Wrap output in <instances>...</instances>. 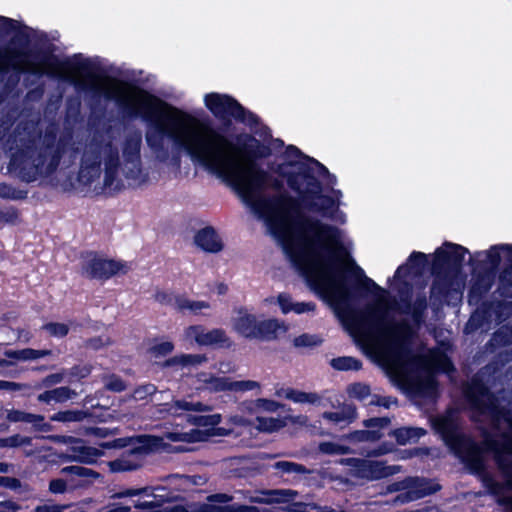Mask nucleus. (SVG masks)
Segmentation results:
<instances>
[{
  "mask_svg": "<svg viewBox=\"0 0 512 512\" xmlns=\"http://www.w3.org/2000/svg\"><path fill=\"white\" fill-rule=\"evenodd\" d=\"M9 68L69 80L115 100L128 113L141 116L149 124L148 146L160 153L165 150L167 138L193 162L232 187L251 212L264 221L309 288L330 305L339 319H389V294L381 288L364 310L352 308L347 278L351 276L361 282L363 270L343 246L339 229L301 215L300 208H304L341 223L345 221L344 213L338 209L341 192H333L332 196L321 192L319 177L326 173V168L319 162L302 155L296 147H289L285 160L274 172L298 199L284 193L265 197L263 193L268 188L279 190L281 184L241 147L196 116L146 91L99 75L90 61L0 49V71Z\"/></svg>",
  "mask_w": 512,
  "mask_h": 512,
  "instance_id": "obj_1",
  "label": "nucleus"
},
{
  "mask_svg": "<svg viewBox=\"0 0 512 512\" xmlns=\"http://www.w3.org/2000/svg\"><path fill=\"white\" fill-rule=\"evenodd\" d=\"M6 157V172L25 182L49 177L59 164L56 148L38 147L30 137L22 134L7 140Z\"/></svg>",
  "mask_w": 512,
  "mask_h": 512,
  "instance_id": "obj_2",
  "label": "nucleus"
},
{
  "mask_svg": "<svg viewBox=\"0 0 512 512\" xmlns=\"http://www.w3.org/2000/svg\"><path fill=\"white\" fill-rule=\"evenodd\" d=\"M115 149L111 144L89 147L83 155L78 182L94 193L123 189V179L114 172Z\"/></svg>",
  "mask_w": 512,
  "mask_h": 512,
  "instance_id": "obj_3",
  "label": "nucleus"
},
{
  "mask_svg": "<svg viewBox=\"0 0 512 512\" xmlns=\"http://www.w3.org/2000/svg\"><path fill=\"white\" fill-rule=\"evenodd\" d=\"M466 395L474 408L494 419L498 431H508L503 432L500 439L487 438L485 448L496 454L512 453V419L510 416L499 409L494 397L488 393L478 379L472 380L466 389Z\"/></svg>",
  "mask_w": 512,
  "mask_h": 512,
  "instance_id": "obj_4",
  "label": "nucleus"
},
{
  "mask_svg": "<svg viewBox=\"0 0 512 512\" xmlns=\"http://www.w3.org/2000/svg\"><path fill=\"white\" fill-rule=\"evenodd\" d=\"M141 134L128 136L121 146V157L115 150L114 173L123 179V188L127 186L140 187L149 180L148 171L141 161Z\"/></svg>",
  "mask_w": 512,
  "mask_h": 512,
  "instance_id": "obj_5",
  "label": "nucleus"
},
{
  "mask_svg": "<svg viewBox=\"0 0 512 512\" xmlns=\"http://www.w3.org/2000/svg\"><path fill=\"white\" fill-rule=\"evenodd\" d=\"M432 425L442 435L446 444L472 470L480 471L483 468L482 450L471 440L455 433V420L452 412L433 419Z\"/></svg>",
  "mask_w": 512,
  "mask_h": 512,
  "instance_id": "obj_6",
  "label": "nucleus"
},
{
  "mask_svg": "<svg viewBox=\"0 0 512 512\" xmlns=\"http://www.w3.org/2000/svg\"><path fill=\"white\" fill-rule=\"evenodd\" d=\"M182 341L199 346L230 347L232 341L222 329H206L201 325H191L183 330Z\"/></svg>",
  "mask_w": 512,
  "mask_h": 512,
  "instance_id": "obj_7",
  "label": "nucleus"
},
{
  "mask_svg": "<svg viewBox=\"0 0 512 512\" xmlns=\"http://www.w3.org/2000/svg\"><path fill=\"white\" fill-rule=\"evenodd\" d=\"M206 108L217 118L233 117L245 121L243 107L233 98L225 94L208 93L204 96Z\"/></svg>",
  "mask_w": 512,
  "mask_h": 512,
  "instance_id": "obj_8",
  "label": "nucleus"
},
{
  "mask_svg": "<svg viewBox=\"0 0 512 512\" xmlns=\"http://www.w3.org/2000/svg\"><path fill=\"white\" fill-rule=\"evenodd\" d=\"M128 270L129 267L126 263L102 257H90L84 266V271L88 276L98 279L122 275L127 273Z\"/></svg>",
  "mask_w": 512,
  "mask_h": 512,
  "instance_id": "obj_9",
  "label": "nucleus"
},
{
  "mask_svg": "<svg viewBox=\"0 0 512 512\" xmlns=\"http://www.w3.org/2000/svg\"><path fill=\"white\" fill-rule=\"evenodd\" d=\"M206 435L198 430L191 429L188 432H184L179 429L178 425L172 430L164 433L163 436H148L147 446L151 449H161L164 448L168 442H197L204 440Z\"/></svg>",
  "mask_w": 512,
  "mask_h": 512,
  "instance_id": "obj_10",
  "label": "nucleus"
},
{
  "mask_svg": "<svg viewBox=\"0 0 512 512\" xmlns=\"http://www.w3.org/2000/svg\"><path fill=\"white\" fill-rule=\"evenodd\" d=\"M264 306H271L277 304L282 314L288 313L295 314H310L316 310V305L313 302H298L295 301L292 296L286 292H281L277 295H271L263 299Z\"/></svg>",
  "mask_w": 512,
  "mask_h": 512,
  "instance_id": "obj_11",
  "label": "nucleus"
},
{
  "mask_svg": "<svg viewBox=\"0 0 512 512\" xmlns=\"http://www.w3.org/2000/svg\"><path fill=\"white\" fill-rule=\"evenodd\" d=\"M259 322L260 317L256 314L245 309H240L236 311L235 315L231 318V328L245 338L257 339Z\"/></svg>",
  "mask_w": 512,
  "mask_h": 512,
  "instance_id": "obj_12",
  "label": "nucleus"
},
{
  "mask_svg": "<svg viewBox=\"0 0 512 512\" xmlns=\"http://www.w3.org/2000/svg\"><path fill=\"white\" fill-rule=\"evenodd\" d=\"M466 253L467 250L460 245L445 243L435 251L433 267L434 269L458 267Z\"/></svg>",
  "mask_w": 512,
  "mask_h": 512,
  "instance_id": "obj_13",
  "label": "nucleus"
},
{
  "mask_svg": "<svg viewBox=\"0 0 512 512\" xmlns=\"http://www.w3.org/2000/svg\"><path fill=\"white\" fill-rule=\"evenodd\" d=\"M289 331V325L276 317H262L259 322L257 339L273 341L284 336Z\"/></svg>",
  "mask_w": 512,
  "mask_h": 512,
  "instance_id": "obj_14",
  "label": "nucleus"
},
{
  "mask_svg": "<svg viewBox=\"0 0 512 512\" xmlns=\"http://www.w3.org/2000/svg\"><path fill=\"white\" fill-rule=\"evenodd\" d=\"M357 474L368 479H378L393 475L399 471L396 466H385L382 462L372 460H357Z\"/></svg>",
  "mask_w": 512,
  "mask_h": 512,
  "instance_id": "obj_15",
  "label": "nucleus"
},
{
  "mask_svg": "<svg viewBox=\"0 0 512 512\" xmlns=\"http://www.w3.org/2000/svg\"><path fill=\"white\" fill-rule=\"evenodd\" d=\"M210 408L201 402L175 400L160 406L159 412L165 416L182 417L190 411H208Z\"/></svg>",
  "mask_w": 512,
  "mask_h": 512,
  "instance_id": "obj_16",
  "label": "nucleus"
},
{
  "mask_svg": "<svg viewBox=\"0 0 512 512\" xmlns=\"http://www.w3.org/2000/svg\"><path fill=\"white\" fill-rule=\"evenodd\" d=\"M195 244L207 252H218L223 248V243L211 227L199 230L194 237Z\"/></svg>",
  "mask_w": 512,
  "mask_h": 512,
  "instance_id": "obj_17",
  "label": "nucleus"
},
{
  "mask_svg": "<svg viewBox=\"0 0 512 512\" xmlns=\"http://www.w3.org/2000/svg\"><path fill=\"white\" fill-rule=\"evenodd\" d=\"M389 425L387 418H373L365 421L366 431H359L354 434V438L359 441H374L381 437L379 429L386 428Z\"/></svg>",
  "mask_w": 512,
  "mask_h": 512,
  "instance_id": "obj_18",
  "label": "nucleus"
},
{
  "mask_svg": "<svg viewBox=\"0 0 512 512\" xmlns=\"http://www.w3.org/2000/svg\"><path fill=\"white\" fill-rule=\"evenodd\" d=\"M283 405L277 401L259 398L254 401L246 402L241 405L242 411H249L250 413L268 412L276 413Z\"/></svg>",
  "mask_w": 512,
  "mask_h": 512,
  "instance_id": "obj_19",
  "label": "nucleus"
},
{
  "mask_svg": "<svg viewBox=\"0 0 512 512\" xmlns=\"http://www.w3.org/2000/svg\"><path fill=\"white\" fill-rule=\"evenodd\" d=\"M198 380L210 392L232 391V381L226 377H212L201 374Z\"/></svg>",
  "mask_w": 512,
  "mask_h": 512,
  "instance_id": "obj_20",
  "label": "nucleus"
},
{
  "mask_svg": "<svg viewBox=\"0 0 512 512\" xmlns=\"http://www.w3.org/2000/svg\"><path fill=\"white\" fill-rule=\"evenodd\" d=\"M393 436L400 445L411 444L426 434L423 428L403 427L393 431Z\"/></svg>",
  "mask_w": 512,
  "mask_h": 512,
  "instance_id": "obj_21",
  "label": "nucleus"
},
{
  "mask_svg": "<svg viewBox=\"0 0 512 512\" xmlns=\"http://www.w3.org/2000/svg\"><path fill=\"white\" fill-rule=\"evenodd\" d=\"M323 418L336 425H343L350 423L356 418V411L352 406L347 405L337 411L325 412Z\"/></svg>",
  "mask_w": 512,
  "mask_h": 512,
  "instance_id": "obj_22",
  "label": "nucleus"
},
{
  "mask_svg": "<svg viewBox=\"0 0 512 512\" xmlns=\"http://www.w3.org/2000/svg\"><path fill=\"white\" fill-rule=\"evenodd\" d=\"M176 303L178 311H189L194 315H201L203 314V311L211 308L209 302L202 300H193L182 296H180L179 300Z\"/></svg>",
  "mask_w": 512,
  "mask_h": 512,
  "instance_id": "obj_23",
  "label": "nucleus"
},
{
  "mask_svg": "<svg viewBox=\"0 0 512 512\" xmlns=\"http://www.w3.org/2000/svg\"><path fill=\"white\" fill-rule=\"evenodd\" d=\"M50 354V350H35L31 348H26L22 350H10L5 353L7 357L15 359L17 361H33L46 357Z\"/></svg>",
  "mask_w": 512,
  "mask_h": 512,
  "instance_id": "obj_24",
  "label": "nucleus"
},
{
  "mask_svg": "<svg viewBox=\"0 0 512 512\" xmlns=\"http://www.w3.org/2000/svg\"><path fill=\"white\" fill-rule=\"evenodd\" d=\"M76 393L67 387H59L50 391H46L38 396V400L45 403L51 402H64L72 397Z\"/></svg>",
  "mask_w": 512,
  "mask_h": 512,
  "instance_id": "obj_25",
  "label": "nucleus"
},
{
  "mask_svg": "<svg viewBox=\"0 0 512 512\" xmlns=\"http://www.w3.org/2000/svg\"><path fill=\"white\" fill-rule=\"evenodd\" d=\"M257 429L263 432H274L284 427V422L278 418L258 417Z\"/></svg>",
  "mask_w": 512,
  "mask_h": 512,
  "instance_id": "obj_26",
  "label": "nucleus"
},
{
  "mask_svg": "<svg viewBox=\"0 0 512 512\" xmlns=\"http://www.w3.org/2000/svg\"><path fill=\"white\" fill-rule=\"evenodd\" d=\"M322 339L314 334H302L294 338L293 345L297 348H312L319 346Z\"/></svg>",
  "mask_w": 512,
  "mask_h": 512,
  "instance_id": "obj_27",
  "label": "nucleus"
},
{
  "mask_svg": "<svg viewBox=\"0 0 512 512\" xmlns=\"http://www.w3.org/2000/svg\"><path fill=\"white\" fill-rule=\"evenodd\" d=\"M504 245L494 246L484 253H478L479 256L485 255L488 259V263L491 266H497L502 259V256L509 261V254L503 249Z\"/></svg>",
  "mask_w": 512,
  "mask_h": 512,
  "instance_id": "obj_28",
  "label": "nucleus"
},
{
  "mask_svg": "<svg viewBox=\"0 0 512 512\" xmlns=\"http://www.w3.org/2000/svg\"><path fill=\"white\" fill-rule=\"evenodd\" d=\"M321 398L318 394L313 392H304L300 390L294 389L292 400L294 403L298 404H311L315 405L320 402Z\"/></svg>",
  "mask_w": 512,
  "mask_h": 512,
  "instance_id": "obj_29",
  "label": "nucleus"
},
{
  "mask_svg": "<svg viewBox=\"0 0 512 512\" xmlns=\"http://www.w3.org/2000/svg\"><path fill=\"white\" fill-rule=\"evenodd\" d=\"M409 482L411 483V492L413 493L412 498H421L433 492L429 483L424 479H411Z\"/></svg>",
  "mask_w": 512,
  "mask_h": 512,
  "instance_id": "obj_30",
  "label": "nucleus"
},
{
  "mask_svg": "<svg viewBox=\"0 0 512 512\" xmlns=\"http://www.w3.org/2000/svg\"><path fill=\"white\" fill-rule=\"evenodd\" d=\"M333 368L337 370H358L361 367L360 362L352 357H339L331 361Z\"/></svg>",
  "mask_w": 512,
  "mask_h": 512,
  "instance_id": "obj_31",
  "label": "nucleus"
},
{
  "mask_svg": "<svg viewBox=\"0 0 512 512\" xmlns=\"http://www.w3.org/2000/svg\"><path fill=\"white\" fill-rule=\"evenodd\" d=\"M9 421L12 422H28V423H38L43 420V417L35 414L25 413L18 410L10 411L7 415Z\"/></svg>",
  "mask_w": 512,
  "mask_h": 512,
  "instance_id": "obj_32",
  "label": "nucleus"
},
{
  "mask_svg": "<svg viewBox=\"0 0 512 512\" xmlns=\"http://www.w3.org/2000/svg\"><path fill=\"white\" fill-rule=\"evenodd\" d=\"M153 298L156 302L162 304V305H168V306H171L173 307L174 309L177 310V301L179 300L180 296H175L173 294H171L170 292L168 291H165V290H157L154 295H153Z\"/></svg>",
  "mask_w": 512,
  "mask_h": 512,
  "instance_id": "obj_33",
  "label": "nucleus"
},
{
  "mask_svg": "<svg viewBox=\"0 0 512 512\" xmlns=\"http://www.w3.org/2000/svg\"><path fill=\"white\" fill-rule=\"evenodd\" d=\"M220 414H212L208 416H200L194 418H188V421H193V423L199 427H214L221 422Z\"/></svg>",
  "mask_w": 512,
  "mask_h": 512,
  "instance_id": "obj_34",
  "label": "nucleus"
},
{
  "mask_svg": "<svg viewBox=\"0 0 512 512\" xmlns=\"http://www.w3.org/2000/svg\"><path fill=\"white\" fill-rule=\"evenodd\" d=\"M206 361V357L204 355H182L179 357L173 358L170 363L171 364H179L183 366L189 365H198Z\"/></svg>",
  "mask_w": 512,
  "mask_h": 512,
  "instance_id": "obj_35",
  "label": "nucleus"
},
{
  "mask_svg": "<svg viewBox=\"0 0 512 512\" xmlns=\"http://www.w3.org/2000/svg\"><path fill=\"white\" fill-rule=\"evenodd\" d=\"M85 414L80 411H63L52 416V420L59 422H76L81 421Z\"/></svg>",
  "mask_w": 512,
  "mask_h": 512,
  "instance_id": "obj_36",
  "label": "nucleus"
},
{
  "mask_svg": "<svg viewBox=\"0 0 512 512\" xmlns=\"http://www.w3.org/2000/svg\"><path fill=\"white\" fill-rule=\"evenodd\" d=\"M19 221V213L13 207L0 209V225L16 224Z\"/></svg>",
  "mask_w": 512,
  "mask_h": 512,
  "instance_id": "obj_37",
  "label": "nucleus"
},
{
  "mask_svg": "<svg viewBox=\"0 0 512 512\" xmlns=\"http://www.w3.org/2000/svg\"><path fill=\"white\" fill-rule=\"evenodd\" d=\"M43 329L54 337H64L69 332V326L66 323L51 322L44 325Z\"/></svg>",
  "mask_w": 512,
  "mask_h": 512,
  "instance_id": "obj_38",
  "label": "nucleus"
},
{
  "mask_svg": "<svg viewBox=\"0 0 512 512\" xmlns=\"http://www.w3.org/2000/svg\"><path fill=\"white\" fill-rule=\"evenodd\" d=\"M348 393L353 398L365 400L370 396V389L365 384L356 383L349 387Z\"/></svg>",
  "mask_w": 512,
  "mask_h": 512,
  "instance_id": "obj_39",
  "label": "nucleus"
},
{
  "mask_svg": "<svg viewBox=\"0 0 512 512\" xmlns=\"http://www.w3.org/2000/svg\"><path fill=\"white\" fill-rule=\"evenodd\" d=\"M260 384L257 381L245 380V381H232V391L245 392L251 390H259Z\"/></svg>",
  "mask_w": 512,
  "mask_h": 512,
  "instance_id": "obj_40",
  "label": "nucleus"
},
{
  "mask_svg": "<svg viewBox=\"0 0 512 512\" xmlns=\"http://www.w3.org/2000/svg\"><path fill=\"white\" fill-rule=\"evenodd\" d=\"M319 449L321 452L326 454H345L348 452V449L345 446L333 442L321 443Z\"/></svg>",
  "mask_w": 512,
  "mask_h": 512,
  "instance_id": "obj_41",
  "label": "nucleus"
},
{
  "mask_svg": "<svg viewBox=\"0 0 512 512\" xmlns=\"http://www.w3.org/2000/svg\"><path fill=\"white\" fill-rule=\"evenodd\" d=\"M24 196L25 195L23 192L14 189L8 184L0 183V197L9 199H22Z\"/></svg>",
  "mask_w": 512,
  "mask_h": 512,
  "instance_id": "obj_42",
  "label": "nucleus"
},
{
  "mask_svg": "<svg viewBox=\"0 0 512 512\" xmlns=\"http://www.w3.org/2000/svg\"><path fill=\"white\" fill-rule=\"evenodd\" d=\"M174 345L170 341H163L154 345L151 349L155 356H163L172 352Z\"/></svg>",
  "mask_w": 512,
  "mask_h": 512,
  "instance_id": "obj_43",
  "label": "nucleus"
},
{
  "mask_svg": "<svg viewBox=\"0 0 512 512\" xmlns=\"http://www.w3.org/2000/svg\"><path fill=\"white\" fill-rule=\"evenodd\" d=\"M275 467L287 473H299L304 471L302 466L288 461L277 462Z\"/></svg>",
  "mask_w": 512,
  "mask_h": 512,
  "instance_id": "obj_44",
  "label": "nucleus"
},
{
  "mask_svg": "<svg viewBox=\"0 0 512 512\" xmlns=\"http://www.w3.org/2000/svg\"><path fill=\"white\" fill-rule=\"evenodd\" d=\"M18 29V23L6 17H0V32L8 34Z\"/></svg>",
  "mask_w": 512,
  "mask_h": 512,
  "instance_id": "obj_45",
  "label": "nucleus"
},
{
  "mask_svg": "<svg viewBox=\"0 0 512 512\" xmlns=\"http://www.w3.org/2000/svg\"><path fill=\"white\" fill-rule=\"evenodd\" d=\"M105 387L109 390L116 391V392H120L125 389V385H124L123 381L116 376H111V377L107 378V380L105 382Z\"/></svg>",
  "mask_w": 512,
  "mask_h": 512,
  "instance_id": "obj_46",
  "label": "nucleus"
},
{
  "mask_svg": "<svg viewBox=\"0 0 512 512\" xmlns=\"http://www.w3.org/2000/svg\"><path fill=\"white\" fill-rule=\"evenodd\" d=\"M241 414H235L230 416L229 422L236 426H248L250 425V421L243 415L246 411L241 410V406L239 407ZM250 413L249 411H247Z\"/></svg>",
  "mask_w": 512,
  "mask_h": 512,
  "instance_id": "obj_47",
  "label": "nucleus"
},
{
  "mask_svg": "<svg viewBox=\"0 0 512 512\" xmlns=\"http://www.w3.org/2000/svg\"><path fill=\"white\" fill-rule=\"evenodd\" d=\"M8 447H18L22 445H26L30 443V439L27 437H22L20 435H14L11 437H8Z\"/></svg>",
  "mask_w": 512,
  "mask_h": 512,
  "instance_id": "obj_48",
  "label": "nucleus"
},
{
  "mask_svg": "<svg viewBox=\"0 0 512 512\" xmlns=\"http://www.w3.org/2000/svg\"><path fill=\"white\" fill-rule=\"evenodd\" d=\"M63 471H69L70 473L81 476V477H88L93 474V472L87 468L81 467V466H71L64 468Z\"/></svg>",
  "mask_w": 512,
  "mask_h": 512,
  "instance_id": "obj_49",
  "label": "nucleus"
},
{
  "mask_svg": "<svg viewBox=\"0 0 512 512\" xmlns=\"http://www.w3.org/2000/svg\"><path fill=\"white\" fill-rule=\"evenodd\" d=\"M65 506H61L58 504H45L42 506H38L36 508V512H63Z\"/></svg>",
  "mask_w": 512,
  "mask_h": 512,
  "instance_id": "obj_50",
  "label": "nucleus"
},
{
  "mask_svg": "<svg viewBox=\"0 0 512 512\" xmlns=\"http://www.w3.org/2000/svg\"><path fill=\"white\" fill-rule=\"evenodd\" d=\"M49 488L53 493H63L66 489V483L61 479H55L50 482Z\"/></svg>",
  "mask_w": 512,
  "mask_h": 512,
  "instance_id": "obj_51",
  "label": "nucleus"
},
{
  "mask_svg": "<svg viewBox=\"0 0 512 512\" xmlns=\"http://www.w3.org/2000/svg\"><path fill=\"white\" fill-rule=\"evenodd\" d=\"M19 506L12 501L0 502V512H18Z\"/></svg>",
  "mask_w": 512,
  "mask_h": 512,
  "instance_id": "obj_52",
  "label": "nucleus"
},
{
  "mask_svg": "<svg viewBox=\"0 0 512 512\" xmlns=\"http://www.w3.org/2000/svg\"><path fill=\"white\" fill-rule=\"evenodd\" d=\"M293 391H294L293 388L281 387L276 390L275 395L279 398H285L288 400H292Z\"/></svg>",
  "mask_w": 512,
  "mask_h": 512,
  "instance_id": "obj_53",
  "label": "nucleus"
},
{
  "mask_svg": "<svg viewBox=\"0 0 512 512\" xmlns=\"http://www.w3.org/2000/svg\"><path fill=\"white\" fill-rule=\"evenodd\" d=\"M19 485V481L15 478L0 477V486H5L14 489L19 487Z\"/></svg>",
  "mask_w": 512,
  "mask_h": 512,
  "instance_id": "obj_54",
  "label": "nucleus"
},
{
  "mask_svg": "<svg viewBox=\"0 0 512 512\" xmlns=\"http://www.w3.org/2000/svg\"><path fill=\"white\" fill-rule=\"evenodd\" d=\"M61 381H62V376L60 374H53V375L46 377L43 380V385L50 386V385L60 383Z\"/></svg>",
  "mask_w": 512,
  "mask_h": 512,
  "instance_id": "obj_55",
  "label": "nucleus"
},
{
  "mask_svg": "<svg viewBox=\"0 0 512 512\" xmlns=\"http://www.w3.org/2000/svg\"><path fill=\"white\" fill-rule=\"evenodd\" d=\"M22 385L15 382L1 381L0 380V389L6 390H19Z\"/></svg>",
  "mask_w": 512,
  "mask_h": 512,
  "instance_id": "obj_56",
  "label": "nucleus"
},
{
  "mask_svg": "<svg viewBox=\"0 0 512 512\" xmlns=\"http://www.w3.org/2000/svg\"><path fill=\"white\" fill-rule=\"evenodd\" d=\"M425 259H426V255L425 254H423L421 252H414L409 257V263H411V264L422 263V262L425 261Z\"/></svg>",
  "mask_w": 512,
  "mask_h": 512,
  "instance_id": "obj_57",
  "label": "nucleus"
},
{
  "mask_svg": "<svg viewBox=\"0 0 512 512\" xmlns=\"http://www.w3.org/2000/svg\"><path fill=\"white\" fill-rule=\"evenodd\" d=\"M289 420L291 423L298 425H306L308 423V418L305 415L292 416Z\"/></svg>",
  "mask_w": 512,
  "mask_h": 512,
  "instance_id": "obj_58",
  "label": "nucleus"
},
{
  "mask_svg": "<svg viewBox=\"0 0 512 512\" xmlns=\"http://www.w3.org/2000/svg\"><path fill=\"white\" fill-rule=\"evenodd\" d=\"M154 391H155L154 386L147 385V386L143 387L142 389H139L136 391V397L142 398V392H144L145 394H152Z\"/></svg>",
  "mask_w": 512,
  "mask_h": 512,
  "instance_id": "obj_59",
  "label": "nucleus"
},
{
  "mask_svg": "<svg viewBox=\"0 0 512 512\" xmlns=\"http://www.w3.org/2000/svg\"><path fill=\"white\" fill-rule=\"evenodd\" d=\"M138 493H139V490L128 489V490H125V491H122V492L116 494V497L121 498V497H126V496H134Z\"/></svg>",
  "mask_w": 512,
  "mask_h": 512,
  "instance_id": "obj_60",
  "label": "nucleus"
},
{
  "mask_svg": "<svg viewBox=\"0 0 512 512\" xmlns=\"http://www.w3.org/2000/svg\"><path fill=\"white\" fill-rule=\"evenodd\" d=\"M228 290L227 285L220 283L216 286V291L219 295H224Z\"/></svg>",
  "mask_w": 512,
  "mask_h": 512,
  "instance_id": "obj_61",
  "label": "nucleus"
},
{
  "mask_svg": "<svg viewBox=\"0 0 512 512\" xmlns=\"http://www.w3.org/2000/svg\"><path fill=\"white\" fill-rule=\"evenodd\" d=\"M106 342H107V340L102 341L101 339H96V340H92V341L90 342V345H91L93 348L98 349L99 347L103 346Z\"/></svg>",
  "mask_w": 512,
  "mask_h": 512,
  "instance_id": "obj_62",
  "label": "nucleus"
},
{
  "mask_svg": "<svg viewBox=\"0 0 512 512\" xmlns=\"http://www.w3.org/2000/svg\"><path fill=\"white\" fill-rule=\"evenodd\" d=\"M503 249L507 251L509 254V262L512 263V245L511 246H503Z\"/></svg>",
  "mask_w": 512,
  "mask_h": 512,
  "instance_id": "obj_63",
  "label": "nucleus"
},
{
  "mask_svg": "<svg viewBox=\"0 0 512 512\" xmlns=\"http://www.w3.org/2000/svg\"><path fill=\"white\" fill-rule=\"evenodd\" d=\"M12 362L6 360V359H0V367H5L11 365Z\"/></svg>",
  "mask_w": 512,
  "mask_h": 512,
  "instance_id": "obj_64",
  "label": "nucleus"
}]
</instances>
